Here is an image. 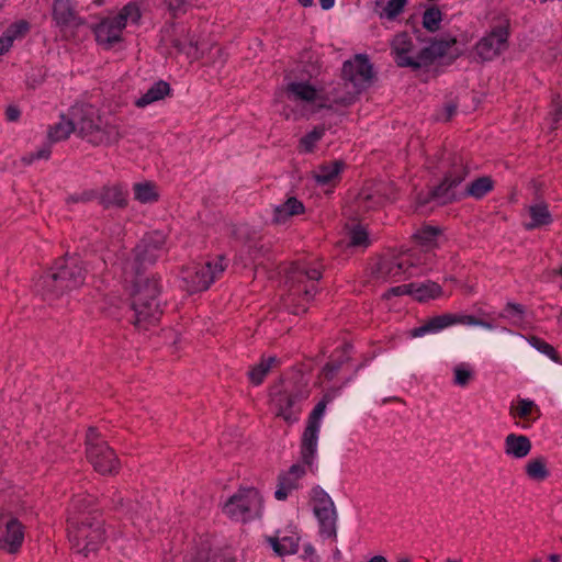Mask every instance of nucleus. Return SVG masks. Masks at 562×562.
I'll use <instances>...</instances> for the list:
<instances>
[{"instance_id": "nucleus-1", "label": "nucleus", "mask_w": 562, "mask_h": 562, "mask_svg": "<svg viewBox=\"0 0 562 562\" xmlns=\"http://www.w3.org/2000/svg\"><path fill=\"white\" fill-rule=\"evenodd\" d=\"M165 235L154 232L146 235L133 250L132 257L122 263V271L126 282L132 283V307L134 310V325L139 329H147L156 324L161 315L157 302L159 285L154 277L144 272L162 254Z\"/></svg>"}, {"instance_id": "nucleus-2", "label": "nucleus", "mask_w": 562, "mask_h": 562, "mask_svg": "<svg viewBox=\"0 0 562 562\" xmlns=\"http://www.w3.org/2000/svg\"><path fill=\"white\" fill-rule=\"evenodd\" d=\"M86 279V268L77 256L58 259L55 265L35 282V291L44 301L53 303L63 295L80 288Z\"/></svg>"}, {"instance_id": "nucleus-3", "label": "nucleus", "mask_w": 562, "mask_h": 562, "mask_svg": "<svg viewBox=\"0 0 562 562\" xmlns=\"http://www.w3.org/2000/svg\"><path fill=\"white\" fill-rule=\"evenodd\" d=\"M71 117L77 135L94 146H109L122 137L119 125L103 119L91 104L72 106Z\"/></svg>"}, {"instance_id": "nucleus-4", "label": "nucleus", "mask_w": 562, "mask_h": 562, "mask_svg": "<svg viewBox=\"0 0 562 562\" xmlns=\"http://www.w3.org/2000/svg\"><path fill=\"white\" fill-rule=\"evenodd\" d=\"M468 176V168L464 159L461 156H453L450 158V169L446 172L443 181L431 192L432 199L439 203L446 204L453 200L472 196L474 199H482L494 187V181L490 177H480L470 182L464 191L457 193L454 188L461 183Z\"/></svg>"}, {"instance_id": "nucleus-5", "label": "nucleus", "mask_w": 562, "mask_h": 562, "mask_svg": "<svg viewBox=\"0 0 562 562\" xmlns=\"http://www.w3.org/2000/svg\"><path fill=\"white\" fill-rule=\"evenodd\" d=\"M285 99L294 104V113L301 117L308 119L321 109L329 106L333 97H326L308 81L293 80L284 88Z\"/></svg>"}, {"instance_id": "nucleus-6", "label": "nucleus", "mask_w": 562, "mask_h": 562, "mask_svg": "<svg viewBox=\"0 0 562 562\" xmlns=\"http://www.w3.org/2000/svg\"><path fill=\"white\" fill-rule=\"evenodd\" d=\"M342 78L345 80L346 93H334L333 102L347 105L355 100L356 95L372 83L373 71L368 58L363 55H358L355 59L345 61Z\"/></svg>"}, {"instance_id": "nucleus-7", "label": "nucleus", "mask_w": 562, "mask_h": 562, "mask_svg": "<svg viewBox=\"0 0 562 562\" xmlns=\"http://www.w3.org/2000/svg\"><path fill=\"white\" fill-rule=\"evenodd\" d=\"M68 538L77 553L83 557L94 554L105 540L103 522L94 517L71 520Z\"/></svg>"}, {"instance_id": "nucleus-8", "label": "nucleus", "mask_w": 562, "mask_h": 562, "mask_svg": "<svg viewBox=\"0 0 562 562\" xmlns=\"http://www.w3.org/2000/svg\"><path fill=\"white\" fill-rule=\"evenodd\" d=\"M140 19V10L137 4L130 2L122 8L115 16L103 19L94 27L97 42L105 48L112 47L122 40V31L128 24H136Z\"/></svg>"}, {"instance_id": "nucleus-9", "label": "nucleus", "mask_w": 562, "mask_h": 562, "mask_svg": "<svg viewBox=\"0 0 562 562\" xmlns=\"http://www.w3.org/2000/svg\"><path fill=\"white\" fill-rule=\"evenodd\" d=\"M308 396V391L302 386L277 385L271 391V405L277 417L288 424L297 422L301 413V402Z\"/></svg>"}, {"instance_id": "nucleus-10", "label": "nucleus", "mask_w": 562, "mask_h": 562, "mask_svg": "<svg viewBox=\"0 0 562 562\" xmlns=\"http://www.w3.org/2000/svg\"><path fill=\"white\" fill-rule=\"evenodd\" d=\"M223 510L232 519L246 522L261 515L262 498L255 488L239 490L225 503Z\"/></svg>"}, {"instance_id": "nucleus-11", "label": "nucleus", "mask_w": 562, "mask_h": 562, "mask_svg": "<svg viewBox=\"0 0 562 562\" xmlns=\"http://www.w3.org/2000/svg\"><path fill=\"white\" fill-rule=\"evenodd\" d=\"M224 258L218 256L212 261L195 263L182 271V280L187 284V290L191 293L204 291L210 288L218 276H221L226 265Z\"/></svg>"}, {"instance_id": "nucleus-12", "label": "nucleus", "mask_w": 562, "mask_h": 562, "mask_svg": "<svg viewBox=\"0 0 562 562\" xmlns=\"http://www.w3.org/2000/svg\"><path fill=\"white\" fill-rule=\"evenodd\" d=\"M87 457L94 470L101 474H112L117 471L119 460L105 441L99 440V434L90 428L87 434Z\"/></svg>"}, {"instance_id": "nucleus-13", "label": "nucleus", "mask_w": 562, "mask_h": 562, "mask_svg": "<svg viewBox=\"0 0 562 562\" xmlns=\"http://www.w3.org/2000/svg\"><path fill=\"white\" fill-rule=\"evenodd\" d=\"M313 510L319 522L321 535L327 538H336L337 512L330 496L319 486L311 492Z\"/></svg>"}, {"instance_id": "nucleus-14", "label": "nucleus", "mask_w": 562, "mask_h": 562, "mask_svg": "<svg viewBox=\"0 0 562 562\" xmlns=\"http://www.w3.org/2000/svg\"><path fill=\"white\" fill-rule=\"evenodd\" d=\"M285 282L290 285V295H304L310 300L315 291V281L322 278V272L317 268H306L303 266L291 265L285 270Z\"/></svg>"}, {"instance_id": "nucleus-15", "label": "nucleus", "mask_w": 562, "mask_h": 562, "mask_svg": "<svg viewBox=\"0 0 562 562\" xmlns=\"http://www.w3.org/2000/svg\"><path fill=\"white\" fill-rule=\"evenodd\" d=\"M477 321L479 319L472 315L442 314L431 317L425 324L411 329L409 336L413 338L423 337L427 334L438 333L454 324L476 326Z\"/></svg>"}, {"instance_id": "nucleus-16", "label": "nucleus", "mask_w": 562, "mask_h": 562, "mask_svg": "<svg viewBox=\"0 0 562 562\" xmlns=\"http://www.w3.org/2000/svg\"><path fill=\"white\" fill-rule=\"evenodd\" d=\"M24 541V527L10 515L0 518V549L10 554L19 552Z\"/></svg>"}, {"instance_id": "nucleus-17", "label": "nucleus", "mask_w": 562, "mask_h": 562, "mask_svg": "<svg viewBox=\"0 0 562 562\" xmlns=\"http://www.w3.org/2000/svg\"><path fill=\"white\" fill-rule=\"evenodd\" d=\"M507 40V29L497 26L477 42L475 54L481 60H492L506 49Z\"/></svg>"}, {"instance_id": "nucleus-18", "label": "nucleus", "mask_w": 562, "mask_h": 562, "mask_svg": "<svg viewBox=\"0 0 562 562\" xmlns=\"http://www.w3.org/2000/svg\"><path fill=\"white\" fill-rule=\"evenodd\" d=\"M406 263L403 252H401L397 256L381 259L373 268L372 273L378 280L396 282L416 274L408 271Z\"/></svg>"}, {"instance_id": "nucleus-19", "label": "nucleus", "mask_w": 562, "mask_h": 562, "mask_svg": "<svg viewBox=\"0 0 562 562\" xmlns=\"http://www.w3.org/2000/svg\"><path fill=\"white\" fill-rule=\"evenodd\" d=\"M392 54L401 67L419 68L425 63L423 56L417 55L414 44L407 33L397 34L391 43Z\"/></svg>"}, {"instance_id": "nucleus-20", "label": "nucleus", "mask_w": 562, "mask_h": 562, "mask_svg": "<svg viewBox=\"0 0 562 562\" xmlns=\"http://www.w3.org/2000/svg\"><path fill=\"white\" fill-rule=\"evenodd\" d=\"M53 19L60 27L79 26L83 23L71 0H54Z\"/></svg>"}, {"instance_id": "nucleus-21", "label": "nucleus", "mask_w": 562, "mask_h": 562, "mask_svg": "<svg viewBox=\"0 0 562 562\" xmlns=\"http://www.w3.org/2000/svg\"><path fill=\"white\" fill-rule=\"evenodd\" d=\"M321 427L307 424L301 441V459L302 462L312 468L316 452L317 441Z\"/></svg>"}, {"instance_id": "nucleus-22", "label": "nucleus", "mask_w": 562, "mask_h": 562, "mask_svg": "<svg viewBox=\"0 0 562 562\" xmlns=\"http://www.w3.org/2000/svg\"><path fill=\"white\" fill-rule=\"evenodd\" d=\"M267 541L276 554L283 557L297 552L300 537L296 532H291V535L284 536H280L278 532L276 536L268 537Z\"/></svg>"}, {"instance_id": "nucleus-23", "label": "nucleus", "mask_w": 562, "mask_h": 562, "mask_svg": "<svg viewBox=\"0 0 562 562\" xmlns=\"http://www.w3.org/2000/svg\"><path fill=\"white\" fill-rule=\"evenodd\" d=\"M344 168L340 160H334L319 166L313 172V177L317 184L322 187L335 186L339 180V175Z\"/></svg>"}, {"instance_id": "nucleus-24", "label": "nucleus", "mask_w": 562, "mask_h": 562, "mask_svg": "<svg viewBox=\"0 0 562 562\" xmlns=\"http://www.w3.org/2000/svg\"><path fill=\"white\" fill-rule=\"evenodd\" d=\"M505 453L515 459H521L529 454L531 442L524 435L509 434L504 442Z\"/></svg>"}, {"instance_id": "nucleus-25", "label": "nucleus", "mask_w": 562, "mask_h": 562, "mask_svg": "<svg viewBox=\"0 0 562 562\" xmlns=\"http://www.w3.org/2000/svg\"><path fill=\"white\" fill-rule=\"evenodd\" d=\"M403 256L407 262L408 271L415 273L416 269H420V272L430 270L434 256L427 249H409L403 251Z\"/></svg>"}, {"instance_id": "nucleus-26", "label": "nucleus", "mask_w": 562, "mask_h": 562, "mask_svg": "<svg viewBox=\"0 0 562 562\" xmlns=\"http://www.w3.org/2000/svg\"><path fill=\"white\" fill-rule=\"evenodd\" d=\"M100 203L105 207H123L126 205V192L117 184L104 187L100 194Z\"/></svg>"}, {"instance_id": "nucleus-27", "label": "nucleus", "mask_w": 562, "mask_h": 562, "mask_svg": "<svg viewBox=\"0 0 562 562\" xmlns=\"http://www.w3.org/2000/svg\"><path fill=\"white\" fill-rule=\"evenodd\" d=\"M170 91V87L165 81L155 82L143 95L136 101L137 108H145L156 101L164 99Z\"/></svg>"}, {"instance_id": "nucleus-28", "label": "nucleus", "mask_w": 562, "mask_h": 562, "mask_svg": "<svg viewBox=\"0 0 562 562\" xmlns=\"http://www.w3.org/2000/svg\"><path fill=\"white\" fill-rule=\"evenodd\" d=\"M71 133H76V125L72 123L70 110L68 116H61L60 121L49 128L48 137L52 142H60L67 139Z\"/></svg>"}, {"instance_id": "nucleus-29", "label": "nucleus", "mask_w": 562, "mask_h": 562, "mask_svg": "<svg viewBox=\"0 0 562 562\" xmlns=\"http://www.w3.org/2000/svg\"><path fill=\"white\" fill-rule=\"evenodd\" d=\"M304 212V205L296 198H289L284 203L278 205L274 210V221L284 223L291 216L299 215Z\"/></svg>"}, {"instance_id": "nucleus-30", "label": "nucleus", "mask_w": 562, "mask_h": 562, "mask_svg": "<svg viewBox=\"0 0 562 562\" xmlns=\"http://www.w3.org/2000/svg\"><path fill=\"white\" fill-rule=\"evenodd\" d=\"M452 383L459 387H468L475 379V370L473 364L469 362L457 363L452 368Z\"/></svg>"}, {"instance_id": "nucleus-31", "label": "nucleus", "mask_w": 562, "mask_h": 562, "mask_svg": "<svg viewBox=\"0 0 562 562\" xmlns=\"http://www.w3.org/2000/svg\"><path fill=\"white\" fill-rule=\"evenodd\" d=\"M412 295L418 301H427L441 295L442 289L436 282H425L420 284L412 283Z\"/></svg>"}, {"instance_id": "nucleus-32", "label": "nucleus", "mask_w": 562, "mask_h": 562, "mask_svg": "<svg viewBox=\"0 0 562 562\" xmlns=\"http://www.w3.org/2000/svg\"><path fill=\"white\" fill-rule=\"evenodd\" d=\"M439 235V228L434 226H423L414 234V238L417 240L422 248L429 250L436 246V241Z\"/></svg>"}, {"instance_id": "nucleus-33", "label": "nucleus", "mask_w": 562, "mask_h": 562, "mask_svg": "<svg viewBox=\"0 0 562 562\" xmlns=\"http://www.w3.org/2000/svg\"><path fill=\"white\" fill-rule=\"evenodd\" d=\"M531 222L526 224L527 229H532L551 222V215L546 204H536L529 207Z\"/></svg>"}, {"instance_id": "nucleus-34", "label": "nucleus", "mask_w": 562, "mask_h": 562, "mask_svg": "<svg viewBox=\"0 0 562 562\" xmlns=\"http://www.w3.org/2000/svg\"><path fill=\"white\" fill-rule=\"evenodd\" d=\"M277 362L278 359L276 357H268L261 359V361L257 366L251 368L248 373L251 383H254L255 385H259L263 381L267 373L271 370L273 364H276Z\"/></svg>"}, {"instance_id": "nucleus-35", "label": "nucleus", "mask_w": 562, "mask_h": 562, "mask_svg": "<svg viewBox=\"0 0 562 562\" xmlns=\"http://www.w3.org/2000/svg\"><path fill=\"white\" fill-rule=\"evenodd\" d=\"M134 198L140 203H153L158 199L156 186L150 182L134 184Z\"/></svg>"}, {"instance_id": "nucleus-36", "label": "nucleus", "mask_w": 562, "mask_h": 562, "mask_svg": "<svg viewBox=\"0 0 562 562\" xmlns=\"http://www.w3.org/2000/svg\"><path fill=\"white\" fill-rule=\"evenodd\" d=\"M526 473L536 481H543L549 476L547 463L543 458L531 459L526 464Z\"/></svg>"}, {"instance_id": "nucleus-37", "label": "nucleus", "mask_w": 562, "mask_h": 562, "mask_svg": "<svg viewBox=\"0 0 562 562\" xmlns=\"http://www.w3.org/2000/svg\"><path fill=\"white\" fill-rule=\"evenodd\" d=\"M325 134V128L323 126L315 127L312 132L306 134L300 139L299 148L303 153L313 151L316 143L322 139Z\"/></svg>"}, {"instance_id": "nucleus-38", "label": "nucleus", "mask_w": 562, "mask_h": 562, "mask_svg": "<svg viewBox=\"0 0 562 562\" xmlns=\"http://www.w3.org/2000/svg\"><path fill=\"white\" fill-rule=\"evenodd\" d=\"M173 46L179 50L184 53L191 59H198L200 57V52L196 46V42L193 38L186 37L184 41L180 38L173 40Z\"/></svg>"}, {"instance_id": "nucleus-39", "label": "nucleus", "mask_w": 562, "mask_h": 562, "mask_svg": "<svg viewBox=\"0 0 562 562\" xmlns=\"http://www.w3.org/2000/svg\"><path fill=\"white\" fill-rule=\"evenodd\" d=\"M404 7L403 0H389L379 12V15L381 19L393 21L403 11Z\"/></svg>"}, {"instance_id": "nucleus-40", "label": "nucleus", "mask_w": 562, "mask_h": 562, "mask_svg": "<svg viewBox=\"0 0 562 562\" xmlns=\"http://www.w3.org/2000/svg\"><path fill=\"white\" fill-rule=\"evenodd\" d=\"M441 22V12L437 8H430L425 11L423 25L428 31H437Z\"/></svg>"}, {"instance_id": "nucleus-41", "label": "nucleus", "mask_w": 562, "mask_h": 562, "mask_svg": "<svg viewBox=\"0 0 562 562\" xmlns=\"http://www.w3.org/2000/svg\"><path fill=\"white\" fill-rule=\"evenodd\" d=\"M536 405L530 400H519L517 405L510 407V415L513 417L527 418L533 412Z\"/></svg>"}, {"instance_id": "nucleus-42", "label": "nucleus", "mask_w": 562, "mask_h": 562, "mask_svg": "<svg viewBox=\"0 0 562 562\" xmlns=\"http://www.w3.org/2000/svg\"><path fill=\"white\" fill-rule=\"evenodd\" d=\"M524 314L525 310L522 305L509 302L505 306L501 316L509 318L514 324H518L524 319Z\"/></svg>"}, {"instance_id": "nucleus-43", "label": "nucleus", "mask_w": 562, "mask_h": 562, "mask_svg": "<svg viewBox=\"0 0 562 562\" xmlns=\"http://www.w3.org/2000/svg\"><path fill=\"white\" fill-rule=\"evenodd\" d=\"M528 341L535 349L547 355L550 359H552L554 361L558 360V356H557L554 348L551 345H549L548 342H546L544 340H542L536 336H532L528 339Z\"/></svg>"}, {"instance_id": "nucleus-44", "label": "nucleus", "mask_w": 562, "mask_h": 562, "mask_svg": "<svg viewBox=\"0 0 562 562\" xmlns=\"http://www.w3.org/2000/svg\"><path fill=\"white\" fill-rule=\"evenodd\" d=\"M350 244L352 246H368V233L360 226L350 232Z\"/></svg>"}, {"instance_id": "nucleus-45", "label": "nucleus", "mask_w": 562, "mask_h": 562, "mask_svg": "<svg viewBox=\"0 0 562 562\" xmlns=\"http://www.w3.org/2000/svg\"><path fill=\"white\" fill-rule=\"evenodd\" d=\"M380 198L375 199L372 194L363 191L359 194L358 203L360 207L368 211L376 207L380 204Z\"/></svg>"}, {"instance_id": "nucleus-46", "label": "nucleus", "mask_w": 562, "mask_h": 562, "mask_svg": "<svg viewBox=\"0 0 562 562\" xmlns=\"http://www.w3.org/2000/svg\"><path fill=\"white\" fill-rule=\"evenodd\" d=\"M193 0H167L169 11L176 16L184 13Z\"/></svg>"}, {"instance_id": "nucleus-47", "label": "nucleus", "mask_w": 562, "mask_h": 562, "mask_svg": "<svg viewBox=\"0 0 562 562\" xmlns=\"http://www.w3.org/2000/svg\"><path fill=\"white\" fill-rule=\"evenodd\" d=\"M326 409V402L321 401L311 413L307 424L321 427V420Z\"/></svg>"}, {"instance_id": "nucleus-48", "label": "nucleus", "mask_w": 562, "mask_h": 562, "mask_svg": "<svg viewBox=\"0 0 562 562\" xmlns=\"http://www.w3.org/2000/svg\"><path fill=\"white\" fill-rule=\"evenodd\" d=\"M29 23L24 20L13 23L7 29V32L15 40L29 31Z\"/></svg>"}, {"instance_id": "nucleus-49", "label": "nucleus", "mask_w": 562, "mask_h": 562, "mask_svg": "<svg viewBox=\"0 0 562 562\" xmlns=\"http://www.w3.org/2000/svg\"><path fill=\"white\" fill-rule=\"evenodd\" d=\"M562 119V103L559 99H553L552 111L550 112L549 120L551 121V128H555L557 124Z\"/></svg>"}, {"instance_id": "nucleus-50", "label": "nucleus", "mask_w": 562, "mask_h": 562, "mask_svg": "<svg viewBox=\"0 0 562 562\" xmlns=\"http://www.w3.org/2000/svg\"><path fill=\"white\" fill-rule=\"evenodd\" d=\"M209 58L214 66H222L226 59L223 49L217 45L210 48Z\"/></svg>"}, {"instance_id": "nucleus-51", "label": "nucleus", "mask_w": 562, "mask_h": 562, "mask_svg": "<svg viewBox=\"0 0 562 562\" xmlns=\"http://www.w3.org/2000/svg\"><path fill=\"white\" fill-rule=\"evenodd\" d=\"M95 196L97 195L93 191H85L81 193H76V194L70 195L67 199V202L68 203H79V202L86 203V202L93 200Z\"/></svg>"}, {"instance_id": "nucleus-52", "label": "nucleus", "mask_w": 562, "mask_h": 562, "mask_svg": "<svg viewBox=\"0 0 562 562\" xmlns=\"http://www.w3.org/2000/svg\"><path fill=\"white\" fill-rule=\"evenodd\" d=\"M341 362L330 361L323 369V375L327 380H331L339 370Z\"/></svg>"}, {"instance_id": "nucleus-53", "label": "nucleus", "mask_w": 562, "mask_h": 562, "mask_svg": "<svg viewBox=\"0 0 562 562\" xmlns=\"http://www.w3.org/2000/svg\"><path fill=\"white\" fill-rule=\"evenodd\" d=\"M279 483L292 491L297 488L299 486V481L289 475L288 473L281 474L279 476Z\"/></svg>"}, {"instance_id": "nucleus-54", "label": "nucleus", "mask_w": 562, "mask_h": 562, "mask_svg": "<svg viewBox=\"0 0 562 562\" xmlns=\"http://www.w3.org/2000/svg\"><path fill=\"white\" fill-rule=\"evenodd\" d=\"M14 38L5 31L0 37V55L5 54L12 46Z\"/></svg>"}, {"instance_id": "nucleus-55", "label": "nucleus", "mask_w": 562, "mask_h": 562, "mask_svg": "<svg viewBox=\"0 0 562 562\" xmlns=\"http://www.w3.org/2000/svg\"><path fill=\"white\" fill-rule=\"evenodd\" d=\"M286 473L299 481L305 475L306 470L302 464H293Z\"/></svg>"}, {"instance_id": "nucleus-56", "label": "nucleus", "mask_w": 562, "mask_h": 562, "mask_svg": "<svg viewBox=\"0 0 562 562\" xmlns=\"http://www.w3.org/2000/svg\"><path fill=\"white\" fill-rule=\"evenodd\" d=\"M412 283L411 284H404L398 285L395 288H392L389 293L393 295H403V294H411L412 295Z\"/></svg>"}, {"instance_id": "nucleus-57", "label": "nucleus", "mask_w": 562, "mask_h": 562, "mask_svg": "<svg viewBox=\"0 0 562 562\" xmlns=\"http://www.w3.org/2000/svg\"><path fill=\"white\" fill-rule=\"evenodd\" d=\"M20 110L16 106L10 105L7 108L5 117L9 122H15L20 117Z\"/></svg>"}, {"instance_id": "nucleus-58", "label": "nucleus", "mask_w": 562, "mask_h": 562, "mask_svg": "<svg viewBox=\"0 0 562 562\" xmlns=\"http://www.w3.org/2000/svg\"><path fill=\"white\" fill-rule=\"evenodd\" d=\"M292 492V490L283 486L282 484L278 483V487L274 492V496L279 501H284L289 496V494Z\"/></svg>"}, {"instance_id": "nucleus-59", "label": "nucleus", "mask_w": 562, "mask_h": 562, "mask_svg": "<svg viewBox=\"0 0 562 562\" xmlns=\"http://www.w3.org/2000/svg\"><path fill=\"white\" fill-rule=\"evenodd\" d=\"M456 112H457V105L454 103H448L445 106L443 113L440 119L448 121L456 114Z\"/></svg>"}, {"instance_id": "nucleus-60", "label": "nucleus", "mask_w": 562, "mask_h": 562, "mask_svg": "<svg viewBox=\"0 0 562 562\" xmlns=\"http://www.w3.org/2000/svg\"><path fill=\"white\" fill-rule=\"evenodd\" d=\"M36 160L38 159H48L50 156V148L48 146H44L36 150L35 153Z\"/></svg>"}, {"instance_id": "nucleus-61", "label": "nucleus", "mask_w": 562, "mask_h": 562, "mask_svg": "<svg viewBox=\"0 0 562 562\" xmlns=\"http://www.w3.org/2000/svg\"><path fill=\"white\" fill-rule=\"evenodd\" d=\"M35 160H36V158H35V154H34V153L27 154V155H25V156H23V157H22V161H23L25 165H31V164H33Z\"/></svg>"}, {"instance_id": "nucleus-62", "label": "nucleus", "mask_w": 562, "mask_h": 562, "mask_svg": "<svg viewBox=\"0 0 562 562\" xmlns=\"http://www.w3.org/2000/svg\"><path fill=\"white\" fill-rule=\"evenodd\" d=\"M335 0H319V4L324 10H328L334 7Z\"/></svg>"}, {"instance_id": "nucleus-63", "label": "nucleus", "mask_w": 562, "mask_h": 562, "mask_svg": "<svg viewBox=\"0 0 562 562\" xmlns=\"http://www.w3.org/2000/svg\"><path fill=\"white\" fill-rule=\"evenodd\" d=\"M476 326H480V327H483V328H486V329H493L494 328V325L492 323L485 322V321H482V319L477 321V325Z\"/></svg>"}, {"instance_id": "nucleus-64", "label": "nucleus", "mask_w": 562, "mask_h": 562, "mask_svg": "<svg viewBox=\"0 0 562 562\" xmlns=\"http://www.w3.org/2000/svg\"><path fill=\"white\" fill-rule=\"evenodd\" d=\"M368 562H387V560L383 555H374Z\"/></svg>"}]
</instances>
